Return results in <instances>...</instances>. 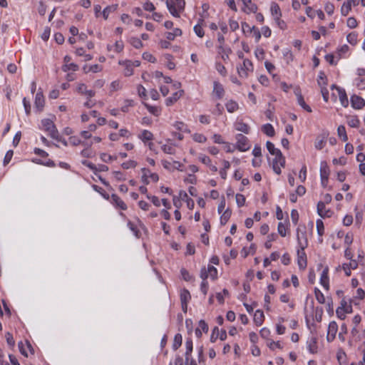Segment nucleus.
<instances>
[{"mask_svg": "<svg viewBox=\"0 0 365 365\" xmlns=\"http://www.w3.org/2000/svg\"><path fill=\"white\" fill-rule=\"evenodd\" d=\"M162 150L165 153L173 155L175 154V150L172 145H163Z\"/></svg>", "mask_w": 365, "mask_h": 365, "instance_id": "52", "label": "nucleus"}, {"mask_svg": "<svg viewBox=\"0 0 365 365\" xmlns=\"http://www.w3.org/2000/svg\"><path fill=\"white\" fill-rule=\"evenodd\" d=\"M130 43L135 48H140L143 47V43L142 41L135 37L131 38L130 39Z\"/></svg>", "mask_w": 365, "mask_h": 365, "instance_id": "53", "label": "nucleus"}, {"mask_svg": "<svg viewBox=\"0 0 365 365\" xmlns=\"http://www.w3.org/2000/svg\"><path fill=\"white\" fill-rule=\"evenodd\" d=\"M347 123L351 128H358L360 125V120L356 115L349 116L347 118Z\"/></svg>", "mask_w": 365, "mask_h": 365, "instance_id": "32", "label": "nucleus"}, {"mask_svg": "<svg viewBox=\"0 0 365 365\" xmlns=\"http://www.w3.org/2000/svg\"><path fill=\"white\" fill-rule=\"evenodd\" d=\"M337 134H338L339 137L341 138L344 142L347 141L348 136H347V134L346 132V128L344 125H341L338 127Z\"/></svg>", "mask_w": 365, "mask_h": 365, "instance_id": "34", "label": "nucleus"}, {"mask_svg": "<svg viewBox=\"0 0 365 365\" xmlns=\"http://www.w3.org/2000/svg\"><path fill=\"white\" fill-rule=\"evenodd\" d=\"M271 14L274 17L276 16H282V12L279 6L275 3L272 2L271 4Z\"/></svg>", "mask_w": 365, "mask_h": 365, "instance_id": "33", "label": "nucleus"}, {"mask_svg": "<svg viewBox=\"0 0 365 365\" xmlns=\"http://www.w3.org/2000/svg\"><path fill=\"white\" fill-rule=\"evenodd\" d=\"M174 127L180 131L188 132V133L190 132V130L187 128V126L182 122H179V121L175 122L174 124Z\"/></svg>", "mask_w": 365, "mask_h": 365, "instance_id": "46", "label": "nucleus"}, {"mask_svg": "<svg viewBox=\"0 0 365 365\" xmlns=\"http://www.w3.org/2000/svg\"><path fill=\"white\" fill-rule=\"evenodd\" d=\"M347 26L350 29H354L357 26V21L354 17H349L346 21Z\"/></svg>", "mask_w": 365, "mask_h": 365, "instance_id": "54", "label": "nucleus"}, {"mask_svg": "<svg viewBox=\"0 0 365 365\" xmlns=\"http://www.w3.org/2000/svg\"><path fill=\"white\" fill-rule=\"evenodd\" d=\"M197 328H200L205 333H207L209 329L207 324L202 319L199 322Z\"/></svg>", "mask_w": 365, "mask_h": 365, "instance_id": "58", "label": "nucleus"}, {"mask_svg": "<svg viewBox=\"0 0 365 365\" xmlns=\"http://www.w3.org/2000/svg\"><path fill=\"white\" fill-rule=\"evenodd\" d=\"M317 339L315 337H313L310 339L308 344L309 351L312 354H314L317 351Z\"/></svg>", "mask_w": 365, "mask_h": 365, "instance_id": "36", "label": "nucleus"}, {"mask_svg": "<svg viewBox=\"0 0 365 365\" xmlns=\"http://www.w3.org/2000/svg\"><path fill=\"white\" fill-rule=\"evenodd\" d=\"M235 130L241 131L245 134H248L250 131V127L242 120H237L235 123Z\"/></svg>", "mask_w": 365, "mask_h": 365, "instance_id": "15", "label": "nucleus"}, {"mask_svg": "<svg viewBox=\"0 0 365 365\" xmlns=\"http://www.w3.org/2000/svg\"><path fill=\"white\" fill-rule=\"evenodd\" d=\"M128 227L133 232V234L135 235V236L136 237L139 238L140 237L141 233L139 231V230L138 229V227H136V225H134V223H133L132 222L129 221L128 222Z\"/></svg>", "mask_w": 365, "mask_h": 365, "instance_id": "45", "label": "nucleus"}, {"mask_svg": "<svg viewBox=\"0 0 365 365\" xmlns=\"http://www.w3.org/2000/svg\"><path fill=\"white\" fill-rule=\"evenodd\" d=\"M326 144V136L317 137L315 141V148L322 150Z\"/></svg>", "mask_w": 365, "mask_h": 365, "instance_id": "35", "label": "nucleus"}, {"mask_svg": "<svg viewBox=\"0 0 365 365\" xmlns=\"http://www.w3.org/2000/svg\"><path fill=\"white\" fill-rule=\"evenodd\" d=\"M119 64L125 67L124 75L125 76H130L133 73V68H132V61H119Z\"/></svg>", "mask_w": 365, "mask_h": 365, "instance_id": "13", "label": "nucleus"}, {"mask_svg": "<svg viewBox=\"0 0 365 365\" xmlns=\"http://www.w3.org/2000/svg\"><path fill=\"white\" fill-rule=\"evenodd\" d=\"M351 106L355 109H361L365 106V101L357 95L351 97Z\"/></svg>", "mask_w": 365, "mask_h": 365, "instance_id": "11", "label": "nucleus"}, {"mask_svg": "<svg viewBox=\"0 0 365 365\" xmlns=\"http://www.w3.org/2000/svg\"><path fill=\"white\" fill-rule=\"evenodd\" d=\"M317 83L320 87L325 86L327 84V77L323 71L319 72Z\"/></svg>", "mask_w": 365, "mask_h": 365, "instance_id": "44", "label": "nucleus"}, {"mask_svg": "<svg viewBox=\"0 0 365 365\" xmlns=\"http://www.w3.org/2000/svg\"><path fill=\"white\" fill-rule=\"evenodd\" d=\"M262 130L264 134L269 137H272L275 134L274 127L270 123L263 125Z\"/></svg>", "mask_w": 365, "mask_h": 365, "instance_id": "24", "label": "nucleus"}, {"mask_svg": "<svg viewBox=\"0 0 365 365\" xmlns=\"http://www.w3.org/2000/svg\"><path fill=\"white\" fill-rule=\"evenodd\" d=\"M358 35L356 32H351L346 36L347 41L351 45H356L357 43Z\"/></svg>", "mask_w": 365, "mask_h": 365, "instance_id": "43", "label": "nucleus"}, {"mask_svg": "<svg viewBox=\"0 0 365 365\" xmlns=\"http://www.w3.org/2000/svg\"><path fill=\"white\" fill-rule=\"evenodd\" d=\"M294 93L295 95L297 96V102L299 103V105L303 108L305 110H307V112L309 113H311L312 110L310 108L309 106H308L304 100V97L302 96V93H301V91L300 89L298 88H296L295 91H294Z\"/></svg>", "mask_w": 365, "mask_h": 365, "instance_id": "10", "label": "nucleus"}, {"mask_svg": "<svg viewBox=\"0 0 365 365\" xmlns=\"http://www.w3.org/2000/svg\"><path fill=\"white\" fill-rule=\"evenodd\" d=\"M314 294L319 304H324L325 302V297L323 293L317 287L314 288Z\"/></svg>", "mask_w": 365, "mask_h": 365, "instance_id": "40", "label": "nucleus"}, {"mask_svg": "<svg viewBox=\"0 0 365 365\" xmlns=\"http://www.w3.org/2000/svg\"><path fill=\"white\" fill-rule=\"evenodd\" d=\"M145 106L148 110L155 116H158L160 114V109L158 107L153 106L147 103H145Z\"/></svg>", "mask_w": 365, "mask_h": 365, "instance_id": "41", "label": "nucleus"}, {"mask_svg": "<svg viewBox=\"0 0 365 365\" xmlns=\"http://www.w3.org/2000/svg\"><path fill=\"white\" fill-rule=\"evenodd\" d=\"M246 7L245 11L247 14L249 13H256L257 11V6L255 4L252 2V0H241Z\"/></svg>", "mask_w": 365, "mask_h": 365, "instance_id": "19", "label": "nucleus"}, {"mask_svg": "<svg viewBox=\"0 0 365 365\" xmlns=\"http://www.w3.org/2000/svg\"><path fill=\"white\" fill-rule=\"evenodd\" d=\"M207 272L209 274V276L212 280H215L217 279V269L213 267L212 265H208L207 267Z\"/></svg>", "mask_w": 365, "mask_h": 365, "instance_id": "39", "label": "nucleus"}, {"mask_svg": "<svg viewBox=\"0 0 365 365\" xmlns=\"http://www.w3.org/2000/svg\"><path fill=\"white\" fill-rule=\"evenodd\" d=\"M193 140L198 143H205L207 140V138L200 133H195L193 135Z\"/></svg>", "mask_w": 365, "mask_h": 365, "instance_id": "55", "label": "nucleus"}, {"mask_svg": "<svg viewBox=\"0 0 365 365\" xmlns=\"http://www.w3.org/2000/svg\"><path fill=\"white\" fill-rule=\"evenodd\" d=\"M117 8H118V4H114V5L106 6L102 12L104 19L106 20L108 18L109 14L112 12H114L117 9Z\"/></svg>", "mask_w": 365, "mask_h": 365, "instance_id": "31", "label": "nucleus"}, {"mask_svg": "<svg viewBox=\"0 0 365 365\" xmlns=\"http://www.w3.org/2000/svg\"><path fill=\"white\" fill-rule=\"evenodd\" d=\"M225 107H226L227 110L229 113H233V112L236 111L237 110H238V108H239L238 103L236 101H232V100L229 101L225 104Z\"/></svg>", "mask_w": 365, "mask_h": 365, "instance_id": "29", "label": "nucleus"}, {"mask_svg": "<svg viewBox=\"0 0 365 365\" xmlns=\"http://www.w3.org/2000/svg\"><path fill=\"white\" fill-rule=\"evenodd\" d=\"M182 342V335L180 334H176L175 335L174 340H173V349L174 351H176L177 349H178L181 346Z\"/></svg>", "mask_w": 365, "mask_h": 365, "instance_id": "30", "label": "nucleus"}, {"mask_svg": "<svg viewBox=\"0 0 365 365\" xmlns=\"http://www.w3.org/2000/svg\"><path fill=\"white\" fill-rule=\"evenodd\" d=\"M23 104L25 109V112L27 115L30 114L31 112V104L29 101H28L26 98L23 99Z\"/></svg>", "mask_w": 365, "mask_h": 365, "instance_id": "61", "label": "nucleus"}, {"mask_svg": "<svg viewBox=\"0 0 365 365\" xmlns=\"http://www.w3.org/2000/svg\"><path fill=\"white\" fill-rule=\"evenodd\" d=\"M351 10V1L344 2L341 8V14L342 16H346Z\"/></svg>", "mask_w": 365, "mask_h": 365, "instance_id": "37", "label": "nucleus"}, {"mask_svg": "<svg viewBox=\"0 0 365 365\" xmlns=\"http://www.w3.org/2000/svg\"><path fill=\"white\" fill-rule=\"evenodd\" d=\"M237 143L236 148L241 151L245 152L250 148V144L248 138L242 134H237L235 136Z\"/></svg>", "mask_w": 365, "mask_h": 365, "instance_id": "4", "label": "nucleus"}, {"mask_svg": "<svg viewBox=\"0 0 365 365\" xmlns=\"http://www.w3.org/2000/svg\"><path fill=\"white\" fill-rule=\"evenodd\" d=\"M267 149L271 155H281V150L274 147V145L270 141H267L266 143Z\"/></svg>", "mask_w": 365, "mask_h": 365, "instance_id": "27", "label": "nucleus"}, {"mask_svg": "<svg viewBox=\"0 0 365 365\" xmlns=\"http://www.w3.org/2000/svg\"><path fill=\"white\" fill-rule=\"evenodd\" d=\"M329 168L327 163L325 161H322L320 165V177L321 178H329Z\"/></svg>", "mask_w": 365, "mask_h": 365, "instance_id": "25", "label": "nucleus"}, {"mask_svg": "<svg viewBox=\"0 0 365 365\" xmlns=\"http://www.w3.org/2000/svg\"><path fill=\"white\" fill-rule=\"evenodd\" d=\"M44 97L41 91L37 92L35 97V107L38 112L42 111L44 107Z\"/></svg>", "mask_w": 365, "mask_h": 365, "instance_id": "12", "label": "nucleus"}, {"mask_svg": "<svg viewBox=\"0 0 365 365\" xmlns=\"http://www.w3.org/2000/svg\"><path fill=\"white\" fill-rule=\"evenodd\" d=\"M13 155H14V152L12 150H9L6 152V153L4 156V162H3L4 166L8 165L10 163V161L13 157Z\"/></svg>", "mask_w": 365, "mask_h": 365, "instance_id": "50", "label": "nucleus"}, {"mask_svg": "<svg viewBox=\"0 0 365 365\" xmlns=\"http://www.w3.org/2000/svg\"><path fill=\"white\" fill-rule=\"evenodd\" d=\"M338 331V325L335 322H331L328 327L327 339L328 341H332L336 336Z\"/></svg>", "mask_w": 365, "mask_h": 365, "instance_id": "8", "label": "nucleus"}, {"mask_svg": "<svg viewBox=\"0 0 365 365\" xmlns=\"http://www.w3.org/2000/svg\"><path fill=\"white\" fill-rule=\"evenodd\" d=\"M194 31L196 34V35L200 38L203 37L205 35L204 30L200 24H196L194 26Z\"/></svg>", "mask_w": 365, "mask_h": 365, "instance_id": "51", "label": "nucleus"}, {"mask_svg": "<svg viewBox=\"0 0 365 365\" xmlns=\"http://www.w3.org/2000/svg\"><path fill=\"white\" fill-rule=\"evenodd\" d=\"M185 346H186V351H185V365H187V361H190V356L192 354V349H193V344L192 340L190 338H187L185 341Z\"/></svg>", "mask_w": 365, "mask_h": 365, "instance_id": "17", "label": "nucleus"}, {"mask_svg": "<svg viewBox=\"0 0 365 365\" xmlns=\"http://www.w3.org/2000/svg\"><path fill=\"white\" fill-rule=\"evenodd\" d=\"M264 319V313L262 310H257L254 315V322L257 326L262 324Z\"/></svg>", "mask_w": 365, "mask_h": 365, "instance_id": "23", "label": "nucleus"}, {"mask_svg": "<svg viewBox=\"0 0 365 365\" xmlns=\"http://www.w3.org/2000/svg\"><path fill=\"white\" fill-rule=\"evenodd\" d=\"M217 41L220 43V46L218 47V48L220 50V52H224L225 50H224V48H223V44L225 43V38H224L223 35H222L220 34H218V35H217Z\"/></svg>", "mask_w": 365, "mask_h": 365, "instance_id": "57", "label": "nucleus"}, {"mask_svg": "<svg viewBox=\"0 0 365 365\" xmlns=\"http://www.w3.org/2000/svg\"><path fill=\"white\" fill-rule=\"evenodd\" d=\"M329 267L326 266L323 269L320 277V284L323 287L328 290L329 289Z\"/></svg>", "mask_w": 365, "mask_h": 365, "instance_id": "9", "label": "nucleus"}, {"mask_svg": "<svg viewBox=\"0 0 365 365\" xmlns=\"http://www.w3.org/2000/svg\"><path fill=\"white\" fill-rule=\"evenodd\" d=\"M41 125L43 129L48 133L51 138L56 140H61V137L59 135L55 124L51 120L48 118L43 119L41 120Z\"/></svg>", "mask_w": 365, "mask_h": 365, "instance_id": "3", "label": "nucleus"}, {"mask_svg": "<svg viewBox=\"0 0 365 365\" xmlns=\"http://www.w3.org/2000/svg\"><path fill=\"white\" fill-rule=\"evenodd\" d=\"M183 91H178L172 94L171 96L168 97L165 100V104L167 106H170L174 104L183 94Z\"/></svg>", "mask_w": 365, "mask_h": 365, "instance_id": "14", "label": "nucleus"}, {"mask_svg": "<svg viewBox=\"0 0 365 365\" xmlns=\"http://www.w3.org/2000/svg\"><path fill=\"white\" fill-rule=\"evenodd\" d=\"M299 178L302 180V182H304L307 178V167L304 165L300 170Z\"/></svg>", "mask_w": 365, "mask_h": 365, "instance_id": "59", "label": "nucleus"}, {"mask_svg": "<svg viewBox=\"0 0 365 365\" xmlns=\"http://www.w3.org/2000/svg\"><path fill=\"white\" fill-rule=\"evenodd\" d=\"M339 101L344 107H347L349 105L348 98L344 89L341 88H337Z\"/></svg>", "mask_w": 365, "mask_h": 365, "instance_id": "20", "label": "nucleus"}, {"mask_svg": "<svg viewBox=\"0 0 365 365\" xmlns=\"http://www.w3.org/2000/svg\"><path fill=\"white\" fill-rule=\"evenodd\" d=\"M138 138L144 143L152 140L153 139V134L148 130H143L140 134L138 135Z\"/></svg>", "mask_w": 365, "mask_h": 365, "instance_id": "22", "label": "nucleus"}, {"mask_svg": "<svg viewBox=\"0 0 365 365\" xmlns=\"http://www.w3.org/2000/svg\"><path fill=\"white\" fill-rule=\"evenodd\" d=\"M166 6L174 17L179 18L180 13L185 9V0H166Z\"/></svg>", "mask_w": 365, "mask_h": 365, "instance_id": "2", "label": "nucleus"}, {"mask_svg": "<svg viewBox=\"0 0 365 365\" xmlns=\"http://www.w3.org/2000/svg\"><path fill=\"white\" fill-rule=\"evenodd\" d=\"M137 165V163L134 160H129L122 163L121 166L123 169H129L130 168H135Z\"/></svg>", "mask_w": 365, "mask_h": 365, "instance_id": "56", "label": "nucleus"}, {"mask_svg": "<svg viewBox=\"0 0 365 365\" xmlns=\"http://www.w3.org/2000/svg\"><path fill=\"white\" fill-rule=\"evenodd\" d=\"M63 70L64 71H69V70H71L73 71H76L78 70V66L76 63H68V64H65L63 66Z\"/></svg>", "mask_w": 365, "mask_h": 365, "instance_id": "48", "label": "nucleus"}, {"mask_svg": "<svg viewBox=\"0 0 365 365\" xmlns=\"http://www.w3.org/2000/svg\"><path fill=\"white\" fill-rule=\"evenodd\" d=\"M213 93H215L218 99H221L224 94L225 90L222 84L219 82L215 81L213 86Z\"/></svg>", "mask_w": 365, "mask_h": 365, "instance_id": "18", "label": "nucleus"}, {"mask_svg": "<svg viewBox=\"0 0 365 365\" xmlns=\"http://www.w3.org/2000/svg\"><path fill=\"white\" fill-rule=\"evenodd\" d=\"M277 231L282 237H285L287 235V227L282 222H279Z\"/></svg>", "mask_w": 365, "mask_h": 365, "instance_id": "47", "label": "nucleus"}, {"mask_svg": "<svg viewBox=\"0 0 365 365\" xmlns=\"http://www.w3.org/2000/svg\"><path fill=\"white\" fill-rule=\"evenodd\" d=\"M330 210H326V207L324 202L322 201H319L317 203V213L322 217H329L331 215H329Z\"/></svg>", "mask_w": 365, "mask_h": 365, "instance_id": "16", "label": "nucleus"}, {"mask_svg": "<svg viewBox=\"0 0 365 365\" xmlns=\"http://www.w3.org/2000/svg\"><path fill=\"white\" fill-rule=\"evenodd\" d=\"M191 299V295L188 290L184 289L180 293V302L188 303Z\"/></svg>", "mask_w": 365, "mask_h": 365, "instance_id": "38", "label": "nucleus"}, {"mask_svg": "<svg viewBox=\"0 0 365 365\" xmlns=\"http://www.w3.org/2000/svg\"><path fill=\"white\" fill-rule=\"evenodd\" d=\"M324 9L329 15H332L334 11V6L331 3H327L325 5Z\"/></svg>", "mask_w": 365, "mask_h": 365, "instance_id": "62", "label": "nucleus"}, {"mask_svg": "<svg viewBox=\"0 0 365 365\" xmlns=\"http://www.w3.org/2000/svg\"><path fill=\"white\" fill-rule=\"evenodd\" d=\"M356 85L359 89H365V78H356Z\"/></svg>", "mask_w": 365, "mask_h": 365, "instance_id": "64", "label": "nucleus"}, {"mask_svg": "<svg viewBox=\"0 0 365 365\" xmlns=\"http://www.w3.org/2000/svg\"><path fill=\"white\" fill-rule=\"evenodd\" d=\"M231 215L232 210L230 208H227L220 216V224L225 225L228 222Z\"/></svg>", "mask_w": 365, "mask_h": 365, "instance_id": "26", "label": "nucleus"}, {"mask_svg": "<svg viewBox=\"0 0 365 365\" xmlns=\"http://www.w3.org/2000/svg\"><path fill=\"white\" fill-rule=\"evenodd\" d=\"M77 91L81 94L87 95L89 98L95 96V91L93 90H87V87L84 83L79 84Z\"/></svg>", "mask_w": 365, "mask_h": 365, "instance_id": "21", "label": "nucleus"}, {"mask_svg": "<svg viewBox=\"0 0 365 365\" xmlns=\"http://www.w3.org/2000/svg\"><path fill=\"white\" fill-rule=\"evenodd\" d=\"M299 228H297V240L299 245L300 249L297 250V262L299 269H304L307 267V255L304 252V249L307 245V240L306 237V232H302V237L304 238L305 240V244L303 245L302 242L300 241V235H299Z\"/></svg>", "mask_w": 365, "mask_h": 365, "instance_id": "1", "label": "nucleus"}, {"mask_svg": "<svg viewBox=\"0 0 365 365\" xmlns=\"http://www.w3.org/2000/svg\"><path fill=\"white\" fill-rule=\"evenodd\" d=\"M253 71V65L251 61L249 59H245L243 61L242 66L240 68H237V71L240 77L247 78L248 76V72Z\"/></svg>", "mask_w": 365, "mask_h": 365, "instance_id": "5", "label": "nucleus"}, {"mask_svg": "<svg viewBox=\"0 0 365 365\" xmlns=\"http://www.w3.org/2000/svg\"><path fill=\"white\" fill-rule=\"evenodd\" d=\"M236 202L238 207H242L245 203V197L242 194H237L236 196Z\"/></svg>", "mask_w": 365, "mask_h": 365, "instance_id": "49", "label": "nucleus"}, {"mask_svg": "<svg viewBox=\"0 0 365 365\" xmlns=\"http://www.w3.org/2000/svg\"><path fill=\"white\" fill-rule=\"evenodd\" d=\"M110 202L118 209L126 210L128 207L123 200H121L116 194L110 195Z\"/></svg>", "mask_w": 365, "mask_h": 365, "instance_id": "7", "label": "nucleus"}, {"mask_svg": "<svg viewBox=\"0 0 365 365\" xmlns=\"http://www.w3.org/2000/svg\"><path fill=\"white\" fill-rule=\"evenodd\" d=\"M285 165V158L283 156L281 153V155H275V158L272 161V169L274 172L279 175L281 174V167L284 168Z\"/></svg>", "mask_w": 365, "mask_h": 365, "instance_id": "6", "label": "nucleus"}, {"mask_svg": "<svg viewBox=\"0 0 365 365\" xmlns=\"http://www.w3.org/2000/svg\"><path fill=\"white\" fill-rule=\"evenodd\" d=\"M143 9L145 10V11H154L155 9V7L154 6V4L148 1H146L144 4H143Z\"/></svg>", "mask_w": 365, "mask_h": 365, "instance_id": "60", "label": "nucleus"}, {"mask_svg": "<svg viewBox=\"0 0 365 365\" xmlns=\"http://www.w3.org/2000/svg\"><path fill=\"white\" fill-rule=\"evenodd\" d=\"M317 230L318 235L322 237L324 234V222L322 220L318 219L316 222Z\"/></svg>", "mask_w": 365, "mask_h": 365, "instance_id": "42", "label": "nucleus"}, {"mask_svg": "<svg viewBox=\"0 0 365 365\" xmlns=\"http://www.w3.org/2000/svg\"><path fill=\"white\" fill-rule=\"evenodd\" d=\"M182 34L180 29L176 28L173 32L166 33V38L169 41H173L176 36H180Z\"/></svg>", "mask_w": 365, "mask_h": 365, "instance_id": "28", "label": "nucleus"}, {"mask_svg": "<svg viewBox=\"0 0 365 365\" xmlns=\"http://www.w3.org/2000/svg\"><path fill=\"white\" fill-rule=\"evenodd\" d=\"M353 222V217L349 215H346L343 219V225L345 226H349Z\"/></svg>", "mask_w": 365, "mask_h": 365, "instance_id": "63", "label": "nucleus"}]
</instances>
